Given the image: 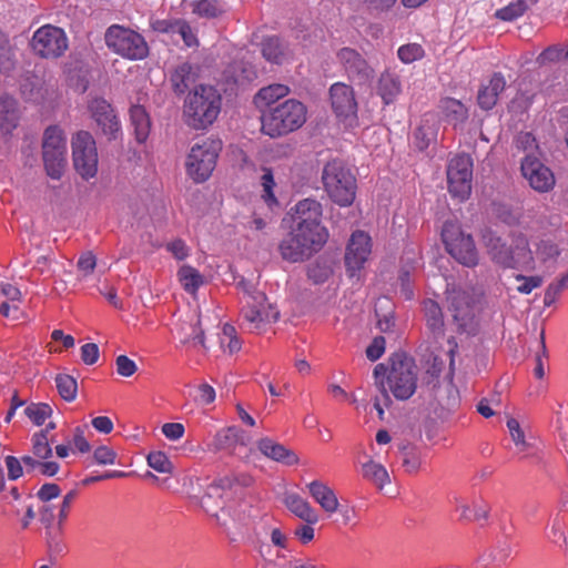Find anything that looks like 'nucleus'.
Returning a JSON list of instances; mask_svg holds the SVG:
<instances>
[{"mask_svg":"<svg viewBox=\"0 0 568 568\" xmlns=\"http://www.w3.org/2000/svg\"><path fill=\"white\" fill-rule=\"evenodd\" d=\"M31 48L41 58L57 59L67 51L68 38L63 29L45 24L33 33Z\"/></svg>","mask_w":568,"mask_h":568,"instance_id":"14","label":"nucleus"},{"mask_svg":"<svg viewBox=\"0 0 568 568\" xmlns=\"http://www.w3.org/2000/svg\"><path fill=\"white\" fill-rule=\"evenodd\" d=\"M521 173L537 192L545 193L555 186V175L535 154L528 153L521 161Z\"/></svg>","mask_w":568,"mask_h":568,"instance_id":"19","label":"nucleus"},{"mask_svg":"<svg viewBox=\"0 0 568 568\" xmlns=\"http://www.w3.org/2000/svg\"><path fill=\"white\" fill-rule=\"evenodd\" d=\"M362 475L379 489L389 483V476L386 468L374 460H368L362 465Z\"/></svg>","mask_w":568,"mask_h":568,"instance_id":"41","label":"nucleus"},{"mask_svg":"<svg viewBox=\"0 0 568 568\" xmlns=\"http://www.w3.org/2000/svg\"><path fill=\"white\" fill-rule=\"evenodd\" d=\"M20 114L17 101L8 95L0 98V130L4 134L11 133L19 123Z\"/></svg>","mask_w":568,"mask_h":568,"instance_id":"33","label":"nucleus"},{"mask_svg":"<svg viewBox=\"0 0 568 568\" xmlns=\"http://www.w3.org/2000/svg\"><path fill=\"white\" fill-rule=\"evenodd\" d=\"M104 40L110 50L126 59L141 60L148 55L144 38L123 26H110L105 31Z\"/></svg>","mask_w":568,"mask_h":568,"instance_id":"10","label":"nucleus"},{"mask_svg":"<svg viewBox=\"0 0 568 568\" xmlns=\"http://www.w3.org/2000/svg\"><path fill=\"white\" fill-rule=\"evenodd\" d=\"M538 0H516L496 11V17L503 21H513L521 17Z\"/></svg>","mask_w":568,"mask_h":568,"instance_id":"44","label":"nucleus"},{"mask_svg":"<svg viewBox=\"0 0 568 568\" xmlns=\"http://www.w3.org/2000/svg\"><path fill=\"white\" fill-rule=\"evenodd\" d=\"M373 375L374 383L386 402H390L388 392L398 400H406L416 392L417 366L415 361L404 353H395L389 358V367L377 364Z\"/></svg>","mask_w":568,"mask_h":568,"instance_id":"1","label":"nucleus"},{"mask_svg":"<svg viewBox=\"0 0 568 568\" xmlns=\"http://www.w3.org/2000/svg\"><path fill=\"white\" fill-rule=\"evenodd\" d=\"M442 239L447 252L460 264L468 267L478 264V253L471 235L465 234L457 223L446 221L443 225Z\"/></svg>","mask_w":568,"mask_h":568,"instance_id":"11","label":"nucleus"},{"mask_svg":"<svg viewBox=\"0 0 568 568\" xmlns=\"http://www.w3.org/2000/svg\"><path fill=\"white\" fill-rule=\"evenodd\" d=\"M115 365L118 374L123 377L132 376L138 369L136 364L126 355L118 356L115 359Z\"/></svg>","mask_w":568,"mask_h":568,"instance_id":"59","label":"nucleus"},{"mask_svg":"<svg viewBox=\"0 0 568 568\" xmlns=\"http://www.w3.org/2000/svg\"><path fill=\"white\" fill-rule=\"evenodd\" d=\"M306 106L302 102L288 99L263 113L262 131L271 138L285 135L306 122Z\"/></svg>","mask_w":568,"mask_h":568,"instance_id":"5","label":"nucleus"},{"mask_svg":"<svg viewBox=\"0 0 568 568\" xmlns=\"http://www.w3.org/2000/svg\"><path fill=\"white\" fill-rule=\"evenodd\" d=\"M79 496L78 489L69 490L62 498L61 503L58 506L57 515L53 513V509L50 505H45L40 509V520L42 524L49 528L54 518H57V527L60 529V532L63 531L64 524L68 520V517L71 513L72 506Z\"/></svg>","mask_w":568,"mask_h":568,"instance_id":"22","label":"nucleus"},{"mask_svg":"<svg viewBox=\"0 0 568 568\" xmlns=\"http://www.w3.org/2000/svg\"><path fill=\"white\" fill-rule=\"evenodd\" d=\"M130 121L135 140L139 143L145 142L151 131V120L145 109L142 105H132L130 109Z\"/></svg>","mask_w":568,"mask_h":568,"instance_id":"35","label":"nucleus"},{"mask_svg":"<svg viewBox=\"0 0 568 568\" xmlns=\"http://www.w3.org/2000/svg\"><path fill=\"white\" fill-rule=\"evenodd\" d=\"M385 351V338L377 336L373 339L371 345L366 348V356L371 361H377Z\"/></svg>","mask_w":568,"mask_h":568,"instance_id":"64","label":"nucleus"},{"mask_svg":"<svg viewBox=\"0 0 568 568\" xmlns=\"http://www.w3.org/2000/svg\"><path fill=\"white\" fill-rule=\"evenodd\" d=\"M442 109L446 116L454 122H463L468 118L467 108L458 100L446 98L442 101Z\"/></svg>","mask_w":568,"mask_h":568,"instance_id":"46","label":"nucleus"},{"mask_svg":"<svg viewBox=\"0 0 568 568\" xmlns=\"http://www.w3.org/2000/svg\"><path fill=\"white\" fill-rule=\"evenodd\" d=\"M327 239L317 233L312 234L292 227V231L282 240L278 250L283 260L291 263L303 262L317 253Z\"/></svg>","mask_w":568,"mask_h":568,"instance_id":"9","label":"nucleus"},{"mask_svg":"<svg viewBox=\"0 0 568 568\" xmlns=\"http://www.w3.org/2000/svg\"><path fill=\"white\" fill-rule=\"evenodd\" d=\"M245 434L242 429L235 426L226 427L219 430L212 443L209 445V449L213 452H226L234 454L237 446H245Z\"/></svg>","mask_w":568,"mask_h":568,"instance_id":"23","label":"nucleus"},{"mask_svg":"<svg viewBox=\"0 0 568 568\" xmlns=\"http://www.w3.org/2000/svg\"><path fill=\"white\" fill-rule=\"evenodd\" d=\"M446 301L457 329L467 334L477 331L476 316L479 311L480 293L474 287L448 285Z\"/></svg>","mask_w":568,"mask_h":568,"instance_id":"4","label":"nucleus"},{"mask_svg":"<svg viewBox=\"0 0 568 568\" xmlns=\"http://www.w3.org/2000/svg\"><path fill=\"white\" fill-rule=\"evenodd\" d=\"M237 286L244 293L245 300V304L241 310V317L243 324H245L250 331H257L263 324L278 320L280 312L267 303V297L264 293L257 291L245 280H241Z\"/></svg>","mask_w":568,"mask_h":568,"instance_id":"7","label":"nucleus"},{"mask_svg":"<svg viewBox=\"0 0 568 568\" xmlns=\"http://www.w3.org/2000/svg\"><path fill=\"white\" fill-rule=\"evenodd\" d=\"M174 334L182 344L205 347L204 332L200 326L197 315H192L187 320H179L175 324Z\"/></svg>","mask_w":568,"mask_h":568,"instance_id":"24","label":"nucleus"},{"mask_svg":"<svg viewBox=\"0 0 568 568\" xmlns=\"http://www.w3.org/2000/svg\"><path fill=\"white\" fill-rule=\"evenodd\" d=\"M376 91L385 104L393 103L402 92L399 77L389 70L384 71L378 79Z\"/></svg>","mask_w":568,"mask_h":568,"instance_id":"32","label":"nucleus"},{"mask_svg":"<svg viewBox=\"0 0 568 568\" xmlns=\"http://www.w3.org/2000/svg\"><path fill=\"white\" fill-rule=\"evenodd\" d=\"M47 542L51 554L53 555H62L65 551V545L62 541V531L58 528L57 531H47Z\"/></svg>","mask_w":568,"mask_h":568,"instance_id":"58","label":"nucleus"},{"mask_svg":"<svg viewBox=\"0 0 568 568\" xmlns=\"http://www.w3.org/2000/svg\"><path fill=\"white\" fill-rule=\"evenodd\" d=\"M88 110L101 133L108 140H115L121 124L113 106L104 98L95 97L89 101Z\"/></svg>","mask_w":568,"mask_h":568,"instance_id":"18","label":"nucleus"},{"mask_svg":"<svg viewBox=\"0 0 568 568\" xmlns=\"http://www.w3.org/2000/svg\"><path fill=\"white\" fill-rule=\"evenodd\" d=\"M336 59L351 82L365 85L373 81L375 70L357 50L344 47L337 51Z\"/></svg>","mask_w":568,"mask_h":568,"instance_id":"16","label":"nucleus"},{"mask_svg":"<svg viewBox=\"0 0 568 568\" xmlns=\"http://www.w3.org/2000/svg\"><path fill=\"white\" fill-rule=\"evenodd\" d=\"M507 427L518 452H525L528 448V444L525 440V434L518 420L515 418H509L507 420Z\"/></svg>","mask_w":568,"mask_h":568,"instance_id":"55","label":"nucleus"},{"mask_svg":"<svg viewBox=\"0 0 568 568\" xmlns=\"http://www.w3.org/2000/svg\"><path fill=\"white\" fill-rule=\"evenodd\" d=\"M261 184L263 186V199L268 205L277 203L276 197L273 193V189L275 186V181L273 176V172L268 168L263 169V174L261 176Z\"/></svg>","mask_w":568,"mask_h":568,"instance_id":"53","label":"nucleus"},{"mask_svg":"<svg viewBox=\"0 0 568 568\" xmlns=\"http://www.w3.org/2000/svg\"><path fill=\"white\" fill-rule=\"evenodd\" d=\"M506 88V80L504 75L499 72H496L491 75L487 84H483L477 94L478 105L483 110H491L499 98V94Z\"/></svg>","mask_w":568,"mask_h":568,"instance_id":"27","label":"nucleus"},{"mask_svg":"<svg viewBox=\"0 0 568 568\" xmlns=\"http://www.w3.org/2000/svg\"><path fill=\"white\" fill-rule=\"evenodd\" d=\"M323 209L322 204L314 199H304L300 201L293 209V221L298 231L317 233L328 239V232L325 226L321 224Z\"/></svg>","mask_w":568,"mask_h":568,"instance_id":"17","label":"nucleus"},{"mask_svg":"<svg viewBox=\"0 0 568 568\" xmlns=\"http://www.w3.org/2000/svg\"><path fill=\"white\" fill-rule=\"evenodd\" d=\"M483 242L490 258L500 266L508 267L513 244L507 245L500 236L490 230L483 233Z\"/></svg>","mask_w":568,"mask_h":568,"instance_id":"26","label":"nucleus"},{"mask_svg":"<svg viewBox=\"0 0 568 568\" xmlns=\"http://www.w3.org/2000/svg\"><path fill=\"white\" fill-rule=\"evenodd\" d=\"M72 156L75 171L84 180L95 176L98 172V152L91 133L80 131L73 136Z\"/></svg>","mask_w":568,"mask_h":568,"instance_id":"13","label":"nucleus"},{"mask_svg":"<svg viewBox=\"0 0 568 568\" xmlns=\"http://www.w3.org/2000/svg\"><path fill=\"white\" fill-rule=\"evenodd\" d=\"M257 448L264 456L285 465H294L298 460L293 452L270 438L261 439L257 444Z\"/></svg>","mask_w":568,"mask_h":568,"instance_id":"34","label":"nucleus"},{"mask_svg":"<svg viewBox=\"0 0 568 568\" xmlns=\"http://www.w3.org/2000/svg\"><path fill=\"white\" fill-rule=\"evenodd\" d=\"M93 457L100 465H112L115 462L116 454L106 446H100L94 450Z\"/></svg>","mask_w":568,"mask_h":568,"instance_id":"63","label":"nucleus"},{"mask_svg":"<svg viewBox=\"0 0 568 568\" xmlns=\"http://www.w3.org/2000/svg\"><path fill=\"white\" fill-rule=\"evenodd\" d=\"M310 495L327 513H335L338 499L334 490L321 480H313L307 485Z\"/></svg>","mask_w":568,"mask_h":568,"instance_id":"30","label":"nucleus"},{"mask_svg":"<svg viewBox=\"0 0 568 568\" xmlns=\"http://www.w3.org/2000/svg\"><path fill=\"white\" fill-rule=\"evenodd\" d=\"M32 453L39 459H48L52 456L51 443L54 442V436L45 437L44 434H33L32 438Z\"/></svg>","mask_w":568,"mask_h":568,"instance_id":"47","label":"nucleus"},{"mask_svg":"<svg viewBox=\"0 0 568 568\" xmlns=\"http://www.w3.org/2000/svg\"><path fill=\"white\" fill-rule=\"evenodd\" d=\"M402 464L409 474L416 473L419 469L420 460L415 448L407 446L402 447Z\"/></svg>","mask_w":568,"mask_h":568,"instance_id":"54","label":"nucleus"},{"mask_svg":"<svg viewBox=\"0 0 568 568\" xmlns=\"http://www.w3.org/2000/svg\"><path fill=\"white\" fill-rule=\"evenodd\" d=\"M222 97L213 85H196L184 101L185 123L195 130L206 129L221 112Z\"/></svg>","mask_w":568,"mask_h":568,"instance_id":"2","label":"nucleus"},{"mask_svg":"<svg viewBox=\"0 0 568 568\" xmlns=\"http://www.w3.org/2000/svg\"><path fill=\"white\" fill-rule=\"evenodd\" d=\"M456 511L459 520L478 521L487 518L489 507L481 498H459L456 499Z\"/></svg>","mask_w":568,"mask_h":568,"instance_id":"29","label":"nucleus"},{"mask_svg":"<svg viewBox=\"0 0 568 568\" xmlns=\"http://www.w3.org/2000/svg\"><path fill=\"white\" fill-rule=\"evenodd\" d=\"M166 250L179 261H183L189 256V247L181 239L168 243Z\"/></svg>","mask_w":568,"mask_h":568,"instance_id":"61","label":"nucleus"},{"mask_svg":"<svg viewBox=\"0 0 568 568\" xmlns=\"http://www.w3.org/2000/svg\"><path fill=\"white\" fill-rule=\"evenodd\" d=\"M192 12L200 18L214 19L224 13V3L220 0H196L191 3Z\"/></svg>","mask_w":568,"mask_h":568,"instance_id":"43","label":"nucleus"},{"mask_svg":"<svg viewBox=\"0 0 568 568\" xmlns=\"http://www.w3.org/2000/svg\"><path fill=\"white\" fill-rule=\"evenodd\" d=\"M516 281L520 282V284L517 286V291L521 294H529L535 288H538L542 285L544 278L539 275L534 276H525L521 274H518L515 276Z\"/></svg>","mask_w":568,"mask_h":568,"instance_id":"57","label":"nucleus"},{"mask_svg":"<svg viewBox=\"0 0 568 568\" xmlns=\"http://www.w3.org/2000/svg\"><path fill=\"white\" fill-rule=\"evenodd\" d=\"M290 93L287 85L274 83L268 87L262 88L255 95V103L257 106L271 105L277 100L286 97Z\"/></svg>","mask_w":568,"mask_h":568,"instance_id":"40","label":"nucleus"},{"mask_svg":"<svg viewBox=\"0 0 568 568\" xmlns=\"http://www.w3.org/2000/svg\"><path fill=\"white\" fill-rule=\"evenodd\" d=\"M285 505L295 516L306 521L307 524H316L318 521V515L316 511L311 507L308 501L298 495H287L285 498Z\"/></svg>","mask_w":568,"mask_h":568,"instance_id":"37","label":"nucleus"},{"mask_svg":"<svg viewBox=\"0 0 568 568\" xmlns=\"http://www.w3.org/2000/svg\"><path fill=\"white\" fill-rule=\"evenodd\" d=\"M221 142L206 138L195 143L187 154L185 171L187 176L195 183H203L212 175L219 153Z\"/></svg>","mask_w":568,"mask_h":568,"instance_id":"8","label":"nucleus"},{"mask_svg":"<svg viewBox=\"0 0 568 568\" xmlns=\"http://www.w3.org/2000/svg\"><path fill=\"white\" fill-rule=\"evenodd\" d=\"M567 524V515L561 509L558 511L550 521V527L546 531V537L554 544L559 545L561 548H568V538L565 534Z\"/></svg>","mask_w":568,"mask_h":568,"instance_id":"38","label":"nucleus"},{"mask_svg":"<svg viewBox=\"0 0 568 568\" xmlns=\"http://www.w3.org/2000/svg\"><path fill=\"white\" fill-rule=\"evenodd\" d=\"M26 415L38 426L42 425L52 414V408L45 403H32L24 409Z\"/></svg>","mask_w":568,"mask_h":568,"instance_id":"50","label":"nucleus"},{"mask_svg":"<svg viewBox=\"0 0 568 568\" xmlns=\"http://www.w3.org/2000/svg\"><path fill=\"white\" fill-rule=\"evenodd\" d=\"M178 277L187 293H195L204 283L203 275L193 266L183 265L178 271Z\"/></svg>","mask_w":568,"mask_h":568,"instance_id":"42","label":"nucleus"},{"mask_svg":"<svg viewBox=\"0 0 568 568\" xmlns=\"http://www.w3.org/2000/svg\"><path fill=\"white\" fill-rule=\"evenodd\" d=\"M55 384L60 396L68 402H71L77 396L78 385L77 381L67 374H59L55 377Z\"/></svg>","mask_w":568,"mask_h":568,"instance_id":"48","label":"nucleus"},{"mask_svg":"<svg viewBox=\"0 0 568 568\" xmlns=\"http://www.w3.org/2000/svg\"><path fill=\"white\" fill-rule=\"evenodd\" d=\"M565 288H568V273L548 285L545 291L544 305L551 306Z\"/></svg>","mask_w":568,"mask_h":568,"instance_id":"51","label":"nucleus"},{"mask_svg":"<svg viewBox=\"0 0 568 568\" xmlns=\"http://www.w3.org/2000/svg\"><path fill=\"white\" fill-rule=\"evenodd\" d=\"M516 148L534 154L532 151L537 149L535 136L529 132H520L516 138Z\"/></svg>","mask_w":568,"mask_h":568,"instance_id":"62","label":"nucleus"},{"mask_svg":"<svg viewBox=\"0 0 568 568\" xmlns=\"http://www.w3.org/2000/svg\"><path fill=\"white\" fill-rule=\"evenodd\" d=\"M253 477L246 473H232L213 481L201 498V507L206 514L216 516L219 509L229 503L242 499L244 489L252 486Z\"/></svg>","mask_w":568,"mask_h":568,"instance_id":"3","label":"nucleus"},{"mask_svg":"<svg viewBox=\"0 0 568 568\" xmlns=\"http://www.w3.org/2000/svg\"><path fill=\"white\" fill-rule=\"evenodd\" d=\"M559 254L560 251L557 244L550 240H541L537 244L536 256L544 264L555 263Z\"/></svg>","mask_w":568,"mask_h":568,"instance_id":"49","label":"nucleus"},{"mask_svg":"<svg viewBox=\"0 0 568 568\" xmlns=\"http://www.w3.org/2000/svg\"><path fill=\"white\" fill-rule=\"evenodd\" d=\"M17 65L16 50L8 34L0 31V73L10 74Z\"/></svg>","mask_w":568,"mask_h":568,"instance_id":"39","label":"nucleus"},{"mask_svg":"<svg viewBox=\"0 0 568 568\" xmlns=\"http://www.w3.org/2000/svg\"><path fill=\"white\" fill-rule=\"evenodd\" d=\"M67 140L63 131L57 126H49L43 134L42 158L47 174L59 180L67 164Z\"/></svg>","mask_w":568,"mask_h":568,"instance_id":"12","label":"nucleus"},{"mask_svg":"<svg viewBox=\"0 0 568 568\" xmlns=\"http://www.w3.org/2000/svg\"><path fill=\"white\" fill-rule=\"evenodd\" d=\"M331 104L339 118L355 116L357 113V102L354 90L351 85L336 82L329 88Z\"/></svg>","mask_w":568,"mask_h":568,"instance_id":"21","label":"nucleus"},{"mask_svg":"<svg viewBox=\"0 0 568 568\" xmlns=\"http://www.w3.org/2000/svg\"><path fill=\"white\" fill-rule=\"evenodd\" d=\"M195 81L196 73L187 62L178 65L170 77L172 89L176 94H183Z\"/></svg>","mask_w":568,"mask_h":568,"instance_id":"36","label":"nucleus"},{"mask_svg":"<svg viewBox=\"0 0 568 568\" xmlns=\"http://www.w3.org/2000/svg\"><path fill=\"white\" fill-rule=\"evenodd\" d=\"M148 464L159 473H170L172 464L168 456L162 452H152L148 456Z\"/></svg>","mask_w":568,"mask_h":568,"instance_id":"56","label":"nucleus"},{"mask_svg":"<svg viewBox=\"0 0 568 568\" xmlns=\"http://www.w3.org/2000/svg\"><path fill=\"white\" fill-rule=\"evenodd\" d=\"M371 237L363 231L352 234L345 253V266L349 276H355L371 254Z\"/></svg>","mask_w":568,"mask_h":568,"instance_id":"20","label":"nucleus"},{"mask_svg":"<svg viewBox=\"0 0 568 568\" xmlns=\"http://www.w3.org/2000/svg\"><path fill=\"white\" fill-rule=\"evenodd\" d=\"M473 160L467 154L453 158L447 166L448 191L452 196L464 201L471 192Z\"/></svg>","mask_w":568,"mask_h":568,"instance_id":"15","label":"nucleus"},{"mask_svg":"<svg viewBox=\"0 0 568 568\" xmlns=\"http://www.w3.org/2000/svg\"><path fill=\"white\" fill-rule=\"evenodd\" d=\"M423 313L425 325L433 338H443L445 336V320L440 305L436 301L427 298L423 302Z\"/></svg>","mask_w":568,"mask_h":568,"instance_id":"28","label":"nucleus"},{"mask_svg":"<svg viewBox=\"0 0 568 568\" xmlns=\"http://www.w3.org/2000/svg\"><path fill=\"white\" fill-rule=\"evenodd\" d=\"M322 181L329 199L339 206H349L356 196V178L342 160H332L323 169Z\"/></svg>","mask_w":568,"mask_h":568,"instance_id":"6","label":"nucleus"},{"mask_svg":"<svg viewBox=\"0 0 568 568\" xmlns=\"http://www.w3.org/2000/svg\"><path fill=\"white\" fill-rule=\"evenodd\" d=\"M61 494V488L59 485L54 483H47L43 484L40 489L37 493V497L43 501L48 503L57 497H59Z\"/></svg>","mask_w":568,"mask_h":568,"instance_id":"60","label":"nucleus"},{"mask_svg":"<svg viewBox=\"0 0 568 568\" xmlns=\"http://www.w3.org/2000/svg\"><path fill=\"white\" fill-rule=\"evenodd\" d=\"M397 55L402 62L412 63L420 60L425 55V51L418 43H408L398 48Z\"/></svg>","mask_w":568,"mask_h":568,"instance_id":"52","label":"nucleus"},{"mask_svg":"<svg viewBox=\"0 0 568 568\" xmlns=\"http://www.w3.org/2000/svg\"><path fill=\"white\" fill-rule=\"evenodd\" d=\"M508 268L524 272H532L536 268L535 257L525 236H518L513 241V250Z\"/></svg>","mask_w":568,"mask_h":568,"instance_id":"25","label":"nucleus"},{"mask_svg":"<svg viewBox=\"0 0 568 568\" xmlns=\"http://www.w3.org/2000/svg\"><path fill=\"white\" fill-rule=\"evenodd\" d=\"M262 55L271 63L282 64L290 59L291 50L281 38L270 37L262 43Z\"/></svg>","mask_w":568,"mask_h":568,"instance_id":"31","label":"nucleus"},{"mask_svg":"<svg viewBox=\"0 0 568 568\" xmlns=\"http://www.w3.org/2000/svg\"><path fill=\"white\" fill-rule=\"evenodd\" d=\"M164 30L165 32L180 34L186 47H194L199 44L196 33L186 20H173V22L169 23V27Z\"/></svg>","mask_w":568,"mask_h":568,"instance_id":"45","label":"nucleus"}]
</instances>
